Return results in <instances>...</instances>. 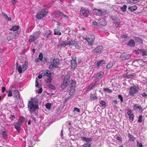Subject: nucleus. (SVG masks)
I'll list each match as a JSON object with an SVG mask.
<instances>
[{
	"mask_svg": "<svg viewBox=\"0 0 147 147\" xmlns=\"http://www.w3.org/2000/svg\"><path fill=\"white\" fill-rule=\"evenodd\" d=\"M28 108L30 113H33L35 116L37 115L38 111L39 109L38 105L33 104L31 101L28 102Z\"/></svg>",
	"mask_w": 147,
	"mask_h": 147,
	"instance_id": "f257e3e1",
	"label": "nucleus"
},
{
	"mask_svg": "<svg viewBox=\"0 0 147 147\" xmlns=\"http://www.w3.org/2000/svg\"><path fill=\"white\" fill-rule=\"evenodd\" d=\"M139 89V88L137 85L130 87L129 94L130 96H134V94L138 92Z\"/></svg>",
	"mask_w": 147,
	"mask_h": 147,
	"instance_id": "f03ea898",
	"label": "nucleus"
},
{
	"mask_svg": "<svg viewBox=\"0 0 147 147\" xmlns=\"http://www.w3.org/2000/svg\"><path fill=\"white\" fill-rule=\"evenodd\" d=\"M59 61L57 59L55 58L51 61V65L49 67V69L51 70L53 68H57L59 63Z\"/></svg>",
	"mask_w": 147,
	"mask_h": 147,
	"instance_id": "7ed1b4c3",
	"label": "nucleus"
},
{
	"mask_svg": "<svg viewBox=\"0 0 147 147\" xmlns=\"http://www.w3.org/2000/svg\"><path fill=\"white\" fill-rule=\"evenodd\" d=\"M80 14L82 16L87 17L90 14L89 11L87 9L82 8L80 11Z\"/></svg>",
	"mask_w": 147,
	"mask_h": 147,
	"instance_id": "20e7f679",
	"label": "nucleus"
},
{
	"mask_svg": "<svg viewBox=\"0 0 147 147\" xmlns=\"http://www.w3.org/2000/svg\"><path fill=\"white\" fill-rule=\"evenodd\" d=\"M136 53L142 54L143 56L145 57L147 55V50L142 49H138L136 51Z\"/></svg>",
	"mask_w": 147,
	"mask_h": 147,
	"instance_id": "39448f33",
	"label": "nucleus"
},
{
	"mask_svg": "<svg viewBox=\"0 0 147 147\" xmlns=\"http://www.w3.org/2000/svg\"><path fill=\"white\" fill-rule=\"evenodd\" d=\"M131 57V55L129 54H127L125 53H123L120 55V59L121 60H125L130 58Z\"/></svg>",
	"mask_w": 147,
	"mask_h": 147,
	"instance_id": "423d86ee",
	"label": "nucleus"
},
{
	"mask_svg": "<svg viewBox=\"0 0 147 147\" xmlns=\"http://www.w3.org/2000/svg\"><path fill=\"white\" fill-rule=\"evenodd\" d=\"M95 36L94 35L91 36L90 37L86 38V39L87 40L88 43V45L92 46L93 44L94 40L95 39Z\"/></svg>",
	"mask_w": 147,
	"mask_h": 147,
	"instance_id": "0eeeda50",
	"label": "nucleus"
},
{
	"mask_svg": "<svg viewBox=\"0 0 147 147\" xmlns=\"http://www.w3.org/2000/svg\"><path fill=\"white\" fill-rule=\"evenodd\" d=\"M67 40L65 41L67 45H74L75 43V41L72 38H70V37L68 36L67 38Z\"/></svg>",
	"mask_w": 147,
	"mask_h": 147,
	"instance_id": "6e6552de",
	"label": "nucleus"
},
{
	"mask_svg": "<svg viewBox=\"0 0 147 147\" xmlns=\"http://www.w3.org/2000/svg\"><path fill=\"white\" fill-rule=\"evenodd\" d=\"M54 14L55 16V18H60V19H61V17L62 16H63L64 17H67V16H65L64 15V14L62 12L59 11H55L54 12Z\"/></svg>",
	"mask_w": 147,
	"mask_h": 147,
	"instance_id": "1a4fd4ad",
	"label": "nucleus"
},
{
	"mask_svg": "<svg viewBox=\"0 0 147 147\" xmlns=\"http://www.w3.org/2000/svg\"><path fill=\"white\" fill-rule=\"evenodd\" d=\"M103 47L102 46H99L97 47L94 49L93 51L94 52L100 54L103 50Z\"/></svg>",
	"mask_w": 147,
	"mask_h": 147,
	"instance_id": "9d476101",
	"label": "nucleus"
},
{
	"mask_svg": "<svg viewBox=\"0 0 147 147\" xmlns=\"http://www.w3.org/2000/svg\"><path fill=\"white\" fill-rule=\"evenodd\" d=\"M51 34L52 32L51 30H48L43 33V35L46 38H48L51 36Z\"/></svg>",
	"mask_w": 147,
	"mask_h": 147,
	"instance_id": "9b49d317",
	"label": "nucleus"
},
{
	"mask_svg": "<svg viewBox=\"0 0 147 147\" xmlns=\"http://www.w3.org/2000/svg\"><path fill=\"white\" fill-rule=\"evenodd\" d=\"M134 109L136 111L139 110H142V108L140 104H135L133 106Z\"/></svg>",
	"mask_w": 147,
	"mask_h": 147,
	"instance_id": "f8f14e48",
	"label": "nucleus"
},
{
	"mask_svg": "<svg viewBox=\"0 0 147 147\" xmlns=\"http://www.w3.org/2000/svg\"><path fill=\"white\" fill-rule=\"evenodd\" d=\"M31 102L34 104H36L37 105H38L39 102V100L36 98L35 97L33 98H31L30 100L28 102Z\"/></svg>",
	"mask_w": 147,
	"mask_h": 147,
	"instance_id": "ddd939ff",
	"label": "nucleus"
},
{
	"mask_svg": "<svg viewBox=\"0 0 147 147\" xmlns=\"http://www.w3.org/2000/svg\"><path fill=\"white\" fill-rule=\"evenodd\" d=\"M37 39V38L33 35V34H32L30 36L29 41L30 43H31L35 41Z\"/></svg>",
	"mask_w": 147,
	"mask_h": 147,
	"instance_id": "4468645a",
	"label": "nucleus"
},
{
	"mask_svg": "<svg viewBox=\"0 0 147 147\" xmlns=\"http://www.w3.org/2000/svg\"><path fill=\"white\" fill-rule=\"evenodd\" d=\"M103 75V73L102 72L98 73L95 77V78L96 79H101L102 78Z\"/></svg>",
	"mask_w": 147,
	"mask_h": 147,
	"instance_id": "2eb2a0df",
	"label": "nucleus"
},
{
	"mask_svg": "<svg viewBox=\"0 0 147 147\" xmlns=\"http://www.w3.org/2000/svg\"><path fill=\"white\" fill-rule=\"evenodd\" d=\"M65 80V79L63 80V83L61 85V87L62 88L66 87L69 82L66 81Z\"/></svg>",
	"mask_w": 147,
	"mask_h": 147,
	"instance_id": "dca6fc26",
	"label": "nucleus"
},
{
	"mask_svg": "<svg viewBox=\"0 0 147 147\" xmlns=\"http://www.w3.org/2000/svg\"><path fill=\"white\" fill-rule=\"evenodd\" d=\"M127 45L131 47H134L135 45L134 41L133 39L130 40L127 44Z\"/></svg>",
	"mask_w": 147,
	"mask_h": 147,
	"instance_id": "f3484780",
	"label": "nucleus"
},
{
	"mask_svg": "<svg viewBox=\"0 0 147 147\" xmlns=\"http://www.w3.org/2000/svg\"><path fill=\"white\" fill-rule=\"evenodd\" d=\"M99 23L100 25L105 26L106 25L105 20L103 19H100L99 20Z\"/></svg>",
	"mask_w": 147,
	"mask_h": 147,
	"instance_id": "a211bd4d",
	"label": "nucleus"
},
{
	"mask_svg": "<svg viewBox=\"0 0 147 147\" xmlns=\"http://www.w3.org/2000/svg\"><path fill=\"white\" fill-rule=\"evenodd\" d=\"M15 128L17 130V131H19L20 129V128L21 125L19 123L16 122L15 124L14 125Z\"/></svg>",
	"mask_w": 147,
	"mask_h": 147,
	"instance_id": "6ab92c4d",
	"label": "nucleus"
},
{
	"mask_svg": "<svg viewBox=\"0 0 147 147\" xmlns=\"http://www.w3.org/2000/svg\"><path fill=\"white\" fill-rule=\"evenodd\" d=\"M81 138L83 140L87 142H91L92 141V138H88L86 137H81Z\"/></svg>",
	"mask_w": 147,
	"mask_h": 147,
	"instance_id": "aec40b11",
	"label": "nucleus"
},
{
	"mask_svg": "<svg viewBox=\"0 0 147 147\" xmlns=\"http://www.w3.org/2000/svg\"><path fill=\"white\" fill-rule=\"evenodd\" d=\"M135 40L136 42L139 44H142L143 40L141 38L138 37H136L135 38Z\"/></svg>",
	"mask_w": 147,
	"mask_h": 147,
	"instance_id": "412c9836",
	"label": "nucleus"
},
{
	"mask_svg": "<svg viewBox=\"0 0 147 147\" xmlns=\"http://www.w3.org/2000/svg\"><path fill=\"white\" fill-rule=\"evenodd\" d=\"M14 94L17 100H19L20 99V97L19 95V92L18 90H15L14 91Z\"/></svg>",
	"mask_w": 147,
	"mask_h": 147,
	"instance_id": "4be33fe9",
	"label": "nucleus"
},
{
	"mask_svg": "<svg viewBox=\"0 0 147 147\" xmlns=\"http://www.w3.org/2000/svg\"><path fill=\"white\" fill-rule=\"evenodd\" d=\"M137 8L138 7L136 5H134L131 7H128V9H129L132 12L136 10L137 9Z\"/></svg>",
	"mask_w": 147,
	"mask_h": 147,
	"instance_id": "5701e85b",
	"label": "nucleus"
},
{
	"mask_svg": "<svg viewBox=\"0 0 147 147\" xmlns=\"http://www.w3.org/2000/svg\"><path fill=\"white\" fill-rule=\"evenodd\" d=\"M19 28V26L18 25H15L13 26L10 29V30H13V31H16L18 30Z\"/></svg>",
	"mask_w": 147,
	"mask_h": 147,
	"instance_id": "b1692460",
	"label": "nucleus"
},
{
	"mask_svg": "<svg viewBox=\"0 0 147 147\" xmlns=\"http://www.w3.org/2000/svg\"><path fill=\"white\" fill-rule=\"evenodd\" d=\"M111 18H112V20H114V22L116 23H120V20L117 17H115L114 18V17H113V18H112L111 17Z\"/></svg>",
	"mask_w": 147,
	"mask_h": 147,
	"instance_id": "393cba45",
	"label": "nucleus"
},
{
	"mask_svg": "<svg viewBox=\"0 0 147 147\" xmlns=\"http://www.w3.org/2000/svg\"><path fill=\"white\" fill-rule=\"evenodd\" d=\"M45 16L44 14L40 12V13H38L37 14L36 16V18L39 19H41L43 18Z\"/></svg>",
	"mask_w": 147,
	"mask_h": 147,
	"instance_id": "a878e982",
	"label": "nucleus"
},
{
	"mask_svg": "<svg viewBox=\"0 0 147 147\" xmlns=\"http://www.w3.org/2000/svg\"><path fill=\"white\" fill-rule=\"evenodd\" d=\"M28 62H25L23 64L22 66L23 71H25L26 69L28 67Z\"/></svg>",
	"mask_w": 147,
	"mask_h": 147,
	"instance_id": "bb28decb",
	"label": "nucleus"
},
{
	"mask_svg": "<svg viewBox=\"0 0 147 147\" xmlns=\"http://www.w3.org/2000/svg\"><path fill=\"white\" fill-rule=\"evenodd\" d=\"M59 46L65 47L66 46H67V45L65 41L62 40L59 42Z\"/></svg>",
	"mask_w": 147,
	"mask_h": 147,
	"instance_id": "cd10ccee",
	"label": "nucleus"
},
{
	"mask_svg": "<svg viewBox=\"0 0 147 147\" xmlns=\"http://www.w3.org/2000/svg\"><path fill=\"white\" fill-rule=\"evenodd\" d=\"M136 75L135 74L132 75H127V74H126L123 76V77L125 78L129 79L132 78V77L135 76Z\"/></svg>",
	"mask_w": 147,
	"mask_h": 147,
	"instance_id": "c85d7f7f",
	"label": "nucleus"
},
{
	"mask_svg": "<svg viewBox=\"0 0 147 147\" xmlns=\"http://www.w3.org/2000/svg\"><path fill=\"white\" fill-rule=\"evenodd\" d=\"M40 33L41 32L40 31H37L33 33V35H34L37 38V39L39 38V36L40 35Z\"/></svg>",
	"mask_w": 147,
	"mask_h": 147,
	"instance_id": "c756f323",
	"label": "nucleus"
},
{
	"mask_svg": "<svg viewBox=\"0 0 147 147\" xmlns=\"http://www.w3.org/2000/svg\"><path fill=\"white\" fill-rule=\"evenodd\" d=\"M71 68L75 69L77 66L76 61H71Z\"/></svg>",
	"mask_w": 147,
	"mask_h": 147,
	"instance_id": "7c9ffc66",
	"label": "nucleus"
},
{
	"mask_svg": "<svg viewBox=\"0 0 147 147\" xmlns=\"http://www.w3.org/2000/svg\"><path fill=\"white\" fill-rule=\"evenodd\" d=\"M2 13L4 17L6 20H7L9 21H10L11 20V18L10 17H8L7 15L5 13L2 12Z\"/></svg>",
	"mask_w": 147,
	"mask_h": 147,
	"instance_id": "2f4dec72",
	"label": "nucleus"
},
{
	"mask_svg": "<svg viewBox=\"0 0 147 147\" xmlns=\"http://www.w3.org/2000/svg\"><path fill=\"white\" fill-rule=\"evenodd\" d=\"M48 10L47 9H43L41 12L42 13L44 14L45 16H46L47 14L48 13Z\"/></svg>",
	"mask_w": 147,
	"mask_h": 147,
	"instance_id": "473e14b6",
	"label": "nucleus"
},
{
	"mask_svg": "<svg viewBox=\"0 0 147 147\" xmlns=\"http://www.w3.org/2000/svg\"><path fill=\"white\" fill-rule=\"evenodd\" d=\"M54 34L55 35H61V33L58 29H55L54 30Z\"/></svg>",
	"mask_w": 147,
	"mask_h": 147,
	"instance_id": "72a5a7b5",
	"label": "nucleus"
},
{
	"mask_svg": "<svg viewBox=\"0 0 147 147\" xmlns=\"http://www.w3.org/2000/svg\"><path fill=\"white\" fill-rule=\"evenodd\" d=\"M48 88L51 89L55 90L56 89L55 86L52 84H49L48 85Z\"/></svg>",
	"mask_w": 147,
	"mask_h": 147,
	"instance_id": "f704fd0d",
	"label": "nucleus"
},
{
	"mask_svg": "<svg viewBox=\"0 0 147 147\" xmlns=\"http://www.w3.org/2000/svg\"><path fill=\"white\" fill-rule=\"evenodd\" d=\"M127 8V6L125 5H123V7H120V9L123 12H125L126 11V9Z\"/></svg>",
	"mask_w": 147,
	"mask_h": 147,
	"instance_id": "c9c22d12",
	"label": "nucleus"
},
{
	"mask_svg": "<svg viewBox=\"0 0 147 147\" xmlns=\"http://www.w3.org/2000/svg\"><path fill=\"white\" fill-rule=\"evenodd\" d=\"M91 144L92 143L91 142H88L83 145V147H90L91 146Z\"/></svg>",
	"mask_w": 147,
	"mask_h": 147,
	"instance_id": "e433bc0d",
	"label": "nucleus"
},
{
	"mask_svg": "<svg viewBox=\"0 0 147 147\" xmlns=\"http://www.w3.org/2000/svg\"><path fill=\"white\" fill-rule=\"evenodd\" d=\"M100 104L101 105V106L103 107H105L106 106V103L105 101H103L102 100L99 102Z\"/></svg>",
	"mask_w": 147,
	"mask_h": 147,
	"instance_id": "4c0bfd02",
	"label": "nucleus"
},
{
	"mask_svg": "<svg viewBox=\"0 0 147 147\" xmlns=\"http://www.w3.org/2000/svg\"><path fill=\"white\" fill-rule=\"evenodd\" d=\"M70 79V76L68 74H67L65 76L64 80L65 79L66 81L69 82Z\"/></svg>",
	"mask_w": 147,
	"mask_h": 147,
	"instance_id": "58836bf2",
	"label": "nucleus"
},
{
	"mask_svg": "<svg viewBox=\"0 0 147 147\" xmlns=\"http://www.w3.org/2000/svg\"><path fill=\"white\" fill-rule=\"evenodd\" d=\"M18 72L19 73H22L23 71V68L22 67H21V65H19V66H18L17 68Z\"/></svg>",
	"mask_w": 147,
	"mask_h": 147,
	"instance_id": "ea45409f",
	"label": "nucleus"
},
{
	"mask_svg": "<svg viewBox=\"0 0 147 147\" xmlns=\"http://www.w3.org/2000/svg\"><path fill=\"white\" fill-rule=\"evenodd\" d=\"M71 89L70 90V92L69 93V94L71 95H73L75 92V89L73 87H70Z\"/></svg>",
	"mask_w": 147,
	"mask_h": 147,
	"instance_id": "a19ab883",
	"label": "nucleus"
},
{
	"mask_svg": "<svg viewBox=\"0 0 147 147\" xmlns=\"http://www.w3.org/2000/svg\"><path fill=\"white\" fill-rule=\"evenodd\" d=\"M128 136L129 138V140L132 141L134 140L135 138L133 136H131L130 134H128Z\"/></svg>",
	"mask_w": 147,
	"mask_h": 147,
	"instance_id": "79ce46f5",
	"label": "nucleus"
},
{
	"mask_svg": "<svg viewBox=\"0 0 147 147\" xmlns=\"http://www.w3.org/2000/svg\"><path fill=\"white\" fill-rule=\"evenodd\" d=\"M2 135L3 137L4 138H6L7 137V135L6 131H3L2 132Z\"/></svg>",
	"mask_w": 147,
	"mask_h": 147,
	"instance_id": "37998d69",
	"label": "nucleus"
},
{
	"mask_svg": "<svg viewBox=\"0 0 147 147\" xmlns=\"http://www.w3.org/2000/svg\"><path fill=\"white\" fill-rule=\"evenodd\" d=\"M90 98L91 99L93 100H96L98 98L93 94H92L91 95Z\"/></svg>",
	"mask_w": 147,
	"mask_h": 147,
	"instance_id": "c03bdc74",
	"label": "nucleus"
},
{
	"mask_svg": "<svg viewBox=\"0 0 147 147\" xmlns=\"http://www.w3.org/2000/svg\"><path fill=\"white\" fill-rule=\"evenodd\" d=\"M71 82H72L71 83V86H70L71 87L74 88L76 84V81L72 80Z\"/></svg>",
	"mask_w": 147,
	"mask_h": 147,
	"instance_id": "a18cd8bd",
	"label": "nucleus"
},
{
	"mask_svg": "<svg viewBox=\"0 0 147 147\" xmlns=\"http://www.w3.org/2000/svg\"><path fill=\"white\" fill-rule=\"evenodd\" d=\"M44 75L47 76H49V75H51V73L49 70H47V71H44Z\"/></svg>",
	"mask_w": 147,
	"mask_h": 147,
	"instance_id": "49530a36",
	"label": "nucleus"
},
{
	"mask_svg": "<svg viewBox=\"0 0 147 147\" xmlns=\"http://www.w3.org/2000/svg\"><path fill=\"white\" fill-rule=\"evenodd\" d=\"M51 76H48V78L47 79V83H50L51 82Z\"/></svg>",
	"mask_w": 147,
	"mask_h": 147,
	"instance_id": "de8ad7c7",
	"label": "nucleus"
},
{
	"mask_svg": "<svg viewBox=\"0 0 147 147\" xmlns=\"http://www.w3.org/2000/svg\"><path fill=\"white\" fill-rule=\"evenodd\" d=\"M126 111H127V114L129 116L133 114L131 110L129 109H127Z\"/></svg>",
	"mask_w": 147,
	"mask_h": 147,
	"instance_id": "09e8293b",
	"label": "nucleus"
},
{
	"mask_svg": "<svg viewBox=\"0 0 147 147\" xmlns=\"http://www.w3.org/2000/svg\"><path fill=\"white\" fill-rule=\"evenodd\" d=\"M95 12L97 13V15H98L99 16H102V15H100V14H101V9H96L95 11Z\"/></svg>",
	"mask_w": 147,
	"mask_h": 147,
	"instance_id": "8fccbe9b",
	"label": "nucleus"
},
{
	"mask_svg": "<svg viewBox=\"0 0 147 147\" xmlns=\"http://www.w3.org/2000/svg\"><path fill=\"white\" fill-rule=\"evenodd\" d=\"M113 65V63L112 62H110L107 66L106 67L107 69L111 68Z\"/></svg>",
	"mask_w": 147,
	"mask_h": 147,
	"instance_id": "3c124183",
	"label": "nucleus"
},
{
	"mask_svg": "<svg viewBox=\"0 0 147 147\" xmlns=\"http://www.w3.org/2000/svg\"><path fill=\"white\" fill-rule=\"evenodd\" d=\"M104 90L106 92H107L109 93H111L112 92V91L111 90L109 89V88H104Z\"/></svg>",
	"mask_w": 147,
	"mask_h": 147,
	"instance_id": "603ef678",
	"label": "nucleus"
},
{
	"mask_svg": "<svg viewBox=\"0 0 147 147\" xmlns=\"http://www.w3.org/2000/svg\"><path fill=\"white\" fill-rule=\"evenodd\" d=\"M51 106V105L50 103H47L45 105L46 108L48 109H50Z\"/></svg>",
	"mask_w": 147,
	"mask_h": 147,
	"instance_id": "864d4df0",
	"label": "nucleus"
},
{
	"mask_svg": "<svg viewBox=\"0 0 147 147\" xmlns=\"http://www.w3.org/2000/svg\"><path fill=\"white\" fill-rule=\"evenodd\" d=\"M43 55L42 53H40L39 54V56H38V57L39 59V60L41 61H42V59H43Z\"/></svg>",
	"mask_w": 147,
	"mask_h": 147,
	"instance_id": "5fc2aeb1",
	"label": "nucleus"
},
{
	"mask_svg": "<svg viewBox=\"0 0 147 147\" xmlns=\"http://www.w3.org/2000/svg\"><path fill=\"white\" fill-rule=\"evenodd\" d=\"M104 60H100L98 61L97 63V67H99L100 65L104 61Z\"/></svg>",
	"mask_w": 147,
	"mask_h": 147,
	"instance_id": "6e6d98bb",
	"label": "nucleus"
},
{
	"mask_svg": "<svg viewBox=\"0 0 147 147\" xmlns=\"http://www.w3.org/2000/svg\"><path fill=\"white\" fill-rule=\"evenodd\" d=\"M101 14H100V15H102V16L105 15L107 13V10H102L101 9Z\"/></svg>",
	"mask_w": 147,
	"mask_h": 147,
	"instance_id": "4d7b16f0",
	"label": "nucleus"
},
{
	"mask_svg": "<svg viewBox=\"0 0 147 147\" xmlns=\"http://www.w3.org/2000/svg\"><path fill=\"white\" fill-rule=\"evenodd\" d=\"M73 111L74 112H77L78 113H79L80 112V110L79 109L76 107L74 109Z\"/></svg>",
	"mask_w": 147,
	"mask_h": 147,
	"instance_id": "13d9d810",
	"label": "nucleus"
},
{
	"mask_svg": "<svg viewBox=\"0 0 147 147\" xmlns=\"http://www.w3.org/2000/svg\"><path fill=\"white\" fill-rule=\"evenodd\" d=\"M142 115H140L138 118V122L141 123L142 121Z\"/></svg>",
	"mask_w": 147,
	"mask_h": 147,
	"instance_id": "bf43d9fd",
	"label": "nucleus"
},
{
	"mask_svg": "<svg viewBox=\"0 0 147 147\" xmlns=\"http://www.w3.org/2000/svg\"><path fill=\"white\" fill-rule=\"evenodd\" d=\"M118 97L120 99L121 102H123V98L121 95H119Z\"/></svg>",
	"mask_w": 147,
	"mask_h": 147,
	"instance_id": "052dcab7",
	"label": "nucleus"
},
{
	"mask_svg": "<svg viewBox=\"0 0 147 147\" xmlns=\"http://www.w3.org/2000/svg\"><path fill=\"white\" fill-rule=\"evenodd\" d=\"M38 79L36 78L35 81V86L36 87H38L39 86L38 83Z\"/></svg>",
	"mask_w": 147,
	"mask_h": 147,
	"instance_id": "680f3d73",
	"label": "nucleus"
},
{
	"mask_svg": "<svg viewBox=\"0 0 147 147\" xmlns=\"http://www.w3.org/2000/svg\"><path fill=\"white\" fill-rule=\"evenodd\" d=\"M99 82V81H96L95 82L94 84H92V87H94L95 86H96L98 85V83Z\"/></svg>",
	"mask_w": 147,
	"mask_h": 147,
	"instance_id": "e2e57ef3",
	"label": "nucleus"
},
{
	"mask_svg": "<svg viewBox=\"0 0 147 147\" xmlns=\"http://www.w3.org/2000/svg\"><path fill=\"white\" fill-rule=\"evenodd\" d=\"M7 96L9 97H10L12 96L11 92L10 90H9Z\"/></svg>",
	"mask_w": 147,
	"mask_h": 147,
	"instance_id": "0e129e2a",
	"label": "nucleus"
},
{
	"mask_svg": "<svg viewBox=\"0 0 147 147\" xmlns=\"http://www.w3.org/2000/svg\"><path fill=\"white\" fill-rule=\"evenodd\" d=\"M17 2V0H12L11 3L13 5H15Z\"/></svg>",
	"mask_w": 147,
	"mask_h": 147,
	"instance_id": "69168bd1",
	"label": "nucleus"
},
{
	"mask_svg": "<svg viewBox=\"0 0 147 147\" xmlns=\"http://www.w3.org/2000/svg\"><path fill=\"white\" fill-rule=\"evenodd\" d=\"M137 145L138 146L140 147H142L143 146L142 145L141 143H140L137 142Z\"/></svg>",
	"mask_w": 147,
	"mask_h": 147,
	"instance_id": "338daca9",
	"label": "nucleus"
},
{
	"mask_svg": "<svg viewBox=\"0 0 147 147\" xmlns=\"http://www.w3.org/2000/svg\"><path fill=\"white\" fill-rule=\"evenodd\" d=\"M92 24L93 25H94V26H98V24L96 22V21H94L93 22H92Z\"/></svg>",
	"mask_w": 147,
	"mask_h": 147,
	"instance_id": "774afa93",
	"label": "nucleus"
}]
</instances>
